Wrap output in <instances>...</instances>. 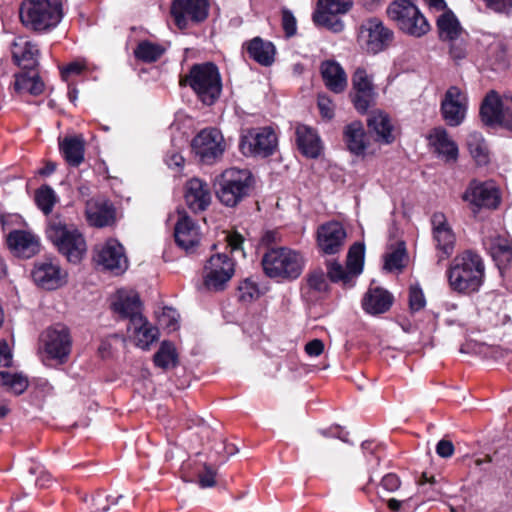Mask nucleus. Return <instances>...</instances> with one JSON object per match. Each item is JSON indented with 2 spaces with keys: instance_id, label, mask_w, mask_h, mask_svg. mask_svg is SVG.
I'll return each mask as SVG.
<instances>
[{
  "instance_id": "obj_1",
  "label": "nucleus",
  "mask_w": 512,
  "mask_h": 512,
  "mask_svg": "<svg viewBox=\"0 0 512 512\" xmlns=\"http://www.w3.org/2000/svg\"><path fill=\"white\" fill-rule=\"evenodd\" d=\"M446 275L451 290L468 295L479 291L482 286L485 264L479 254L466 250L451 261Z\"/></svg>"
},
{
  "instance_id": "obj_2",
  "label": "nucleus",
  "mask_w": 512,
  "mask_h": 512,
  "mask_svg": "<svg viewBox=\"0 0 512 512\" xmlns=\"http://www.w3.org/2000/svg\"><path fill=\"white\" fill-rule=\"evenodd\" d=\"M46 234L69 262L78 263L82 260L87 250L86 241L75 226L67 225L58 216L52 217L48 221Z\"/></svg>"
},
{
  "instance_id": "obj_3",
  "label": "nucleus",
  "mask_w": 512,
  "mask_h": 512,
  "mask_svg": "<svg viewBox=\"0 0 512 512\" xmlns=\"http://www.w3.org/2000/svg\"><path fill=\"white\" fill-rule=\"evenodd\" d=\"M22 24L43 32L56 27L63 17L61 0H24L19 9Z\"/></svg>"
},
{
  "instance_id": "obj_4",
  "label": "nucleus",
  "mask_w": 512,
  "mask_h": 512,
  "mask_svg": "<svg viewBox=\"0 0 512 512\" xmlns=\"http://www.w3.org/2000/svg\"><path fill=\"white\" fill-rule=\"evenodd\" d=\"M265 274L270 278L297 279L305 266L303 255L288 247L269 249L262 258Z\"/></svg>"
},
{
  "instance_id": "obj_5",
  "label": "nucleus",
  "mask_w": 512,
  "mask_h": 512,
  "mask_svg": "<svg viewBox=\"0 0 512 512\" xmlns=\"http://www.w3.org/2000/svg\"><path fill=\"white\" fill-rule=\"evenodd\" d=\"M186 83L206 105H212L222 91L219 70L211 62L193 65L186 76Z\"/></svg>"
},
{
  "instance_id": "obj_6",
  "label": "nucleus",
  "mask_w": 512,
  "mask_h": 512,
  "mask_svg": "<svg viewBox=\"0 0 512 512\" xmlns=\"http://www.w3.org/2000/svg\"><path fill=\"white\" fill-rule=\"evenodd\" d=\"M253 182L247 169L229 168L223 171L216 181V195L228 207H234L249 193Z\"/></svg>"
},
{
  "instance_id": "obj_7",
  "label": "nucleus",
  "mask_w": 512,
  "mask_h": 512,
  "mask_svg": "<svg viewBox=\"0 0 512 512\" xmlns=\"http://www.w3.org/2000/svg\"><path fill=\"white\" fill-rule=\"evenodd\" d=\"M387 15L402 32L410 36L421 37L430 30L427 19L409 0H395L390 3Z\"/></svg>"
},
{
  "instance_id": "obj_8",
  "label": "nucleus",
  "mask_w": 512,
  "mask_h": 512,
  "mask_svg": "<svg viewBox=\"0 0 512 512\" xmlns=\"http://www.w3.org/2000/svg\"><path fill=\"white\" fill-rule=\"evenodd\" d=\"M235 273V262L225 253H216L203 269V284L209 291H222Z\"/></svg>"
},
{
  "instance_id": "obj_9",
  "label": "nucleus",
  "mask_w": 512,
  "mask_h": 512,
  "mask_svg": "<svg viewBox=\"0 0 512 512\" xmlns=\"http://www.w3.org/2000/svg\"><path fill=\"white\" fill-rule=\"evenodd\" d=\"M191 147L204 164H213L223 155L226 144L222 132L217 128H204L193 138Z\"/></svg>"
},
{
  "instance_id": "obj_10",
  "label": "nucleus",
  "mask_w": 512,
  "mask_h": 512,
  "mask_svg": "<svg viewBox=\"0 0 512 512\" xmlns=\"http://www.w3.org/2000/svg\"><path fill=\"white\" fill-rule=\"evenodd\" d=\"M353 6L352 0H318L312 19L315 25L324 27L334 33L344 29L341 19Z\"/></svg>"
},
{
  "instance_id": "obj_11",
  "label": "nucleus",
  "mask_w": 512,
  "mask_h": 512,
  "mask_svg": "<svg viewBox=\"0 0 512 512\" xmlns=\"http://www.w3.org/2000/svg\"><path fill=\"white\" fill-rule=\"evenodd\" d=\"M393 38V31L375 17L365 20L359 27V42L368 53L377 54L385 50Z\"/></svg>"
},
{
  "instance_id": "obj_12",
  "label": "nucleus",
  "mask_w": 512,
  "mask_h": 512,
  "mask_svg": "<svg viewBox=\"0 0 512 512\" xmlns=\"http://www.w3.org/2000/svg\"><path fill=\"white\" fill-rule=\"evenodd\" d=\"M171 15L179 29L202 23L209 15V0H173Z\"/></svg>"
},
{
  "instance_id": "obj_13",
  "label": "nucleus",
  "mask_w": 512,
  "mask_h": 512,
  "mask_svg": "<svg viewBox=\"0 0 512 512\" xmlns=\"http://www.w3.org/2000/svg\"><path fill=\"white\" fill-rule=\"evenodd\" d=\"M350 97L355 109L361 114H365L375 104L377 92L373 78L363 67H358L352 75Z\"/></svg>"
},
{
  "instance_id": "obj_14",
  "label": "nucleus",
  "mask_w": 512,
  "mask_h": 512,
  "mask_svg": "<svg viewBox=\"0 0 512 512\" xmlns=\"http://www.w3.org/2000/svg\"><path fill=\"white\" fill-rule=\"evenodd\" d=\"M44 351L51 359L64 363L70 352L72 340L67 327L57 324L46 329L41 335Z\"/></svg>"
},
{
  "instance_id": "obj_15",
  "label": "nucleus",
  "mask_w": 512,
  "mask_h": 512,
  "mask_svg": "<svg viewBox=\"0 0 512 512\" xmlns=\"http://www.w3.org/2000/svg\"><path fill=\"white\" fill-rule=\"evenodd\" d=\"M95 261L104 269L118 275L128 268L124 247L115 239H108L95 249Z\"/></svg>"
},
{
  "instance_id": "obj_16",
  "label": "nucleus",
  "mask_w": 512,
  "mask_h": 512,
  "mask_svg": "<svg viewBox=\"0 0 512 512\" xmlns=\"http://www.w3.org/2000/svg\"><path fill=\"white\" fill-rule=\"evenodd\" d=\"M32 278L39 287L54 290L66 283L67 274L56 260L44 259L34 264Z\"/></svg>"
},
{
  "instance_id": "obj_17",
  "label": "nucleus",
  "mask_w": 512,
  "mask_h": 512,
  "mask_svg": "<svg viewBox=\"0 0 512 512\" xmlns=\"http://www.w3.org/2000/svg\"><path fill=\"white\" fill-rule=\"evenodd\" d=\"M347 237L344 226L338 221H329L317 229V246L324 255L339 253Z\"/></svg>"
},
{
  "instance_id": "obj_18",
  "label": "nucleus",
  "mask_w": 512,
  "mask_h": 512,
  "mask_svg": "<svg viewBox=\"0 0 512 512\" xmlns=\"http://www.w3.org/2000/svg\"><path fill=\"white\" fill-rule=\"evenodd\" d=\"M462 199L478 208H496L500 203V193L494 182L472 180Z\"/></svg>"
},
{
  "instance_id": "obj_19",
  "label": "nucleus",
  "mask_w": 512,
  "mask_h": 512,
  "mask_svg": "<svg viewBox=\"0 0 512 512\" xmlns=\"http://www.w3.org/2000/svg\"><path fill=\"white\" fill-rule=\"evenodd\" d=\"M243 148L255 155L267 157L272 155L277 146V136L271 127L253 128L242 138Z\"/></svg>"
},
{
  "instance_id": "obj_20",
  "label": "nucleus",
  "mask_w": 512,
  "mask_h": 512,
  "mask_svg": "<svg viewBox=\"0 0 512 512\" xmlns=\"http://www.w3.org/2000/svg\"><path fill=\"white\" fill-rule=\"evenodd\" d=\"M441 112L444 120L450 126L460 125L466 113V96L456 86L450 87L441 103Z\"/></svg>"
},
{
  "instance_id": "obj_21",
  "label": "nucleus",
  "mask_w": 512,
  "mask_h": 512,
  "mask_svg": "<svg viewBox=\"0 0 512 512\" xmlns=\"http://www.w3.org/2000/svg\"><path fill=\"white\" fill-rule=\"evenodd\" d=\"M85 216L91 226L102 228L115 223L116 211L109 200L94 197L86 201Z\"/></svg>"
},
{
  "instance_id": "obj_22",
  "label": "nucleus",
  "mask_w": 512,
  "mask_h": 512,
  "mask_svg": "<svg viewBox=\"0 0 512 512\" xmlns=\"http://www.w3.org/2000/svg\"><path fill=\"white\" fill-rule=\"evenodd\" d=\"M433 237L438 250L439 261L448 258L454 250L455 235L443 213H434L431 217Z\"/></svg>"
},
{
  "instance_id": "obj_23",
  "label": "nucleus",
  "mask_w": 512,
  "mask_h": 512,
  "mask_svg": "<svg viewBox=\"0 0 512 512\" xmlns=\"http://www.w3.org/2000/svg\"><path fill=\"white\" fill-rule=\"evenodd\" d=\"M111 307L121 318L129 319V324H141L143 315L137 293L118 291Z\"/></svg>"
},
{
  "instance_id": "obj_24",
  "label": "nucleus",
  "mask_w": 512,
  "mask_h": 512,
  "mask_svg": "<svg viewBox=\"0 0 512 512\" xmlns=\"http://www.w3.org/2000/svg\"><path fill=\"white\" fill-rule=\"evenodd\" d=\"M174 238L177 245L189 252L198 246L201 233L199 226L185 213H179L174 228Z\"/></svg>"
},
{
  "instance_id": "obj_25",
  "label": "nucleus",
  "mask_w": 512,
  "mask_h": 512,
  "mask_svg": "<svg viewBox=\"0 0 512 512\" xmlns=\"http://www.w3.org/2000/svg\"><path fill=\"white\" fill-rule=\"evenodd\" d=\"M483 245L500 270L512 264V241L493 233L483 239Z\"/></svg>"
},
{
  "instance_id": "obj_26",
  "label": "nucleus",
  "mask_w": 512,
  "mask_h": 512,
  "mask_svg": "<svg viewBox=\"0 0 512 512\" xmlns=\"http://www.w3.org/2000/svg\"><path fill=\"white\" fill-rule=\"evenodd\" d=\"M185 202L193 212H202L206 210L212 199L209 185L199 179L192 178L185 185Z\"/></svg>"
},
{
  "instance_id": "obj_27",
  "label": "nucleus",
  "mask_w": 512,
  "mask_h": 512,
  "mask_svg": "<svg viewBox=\"0 0 512 512\" xmlns=\"http://www.w3.org/2000/svg\"><path fill=\"white\" fill-rule=\"evenodd\" d=\"M9 248L18 256L30 258L38 253L40 248L39 238L32 232L14 230L8 234Z\"/></svg>"
},
{
  "instance_id": "obj_28",
  "label": "nucleus",
  "mask_w": 512,
  "mask_h": 512,
  "mask_svg": "<svg viewBox=\"0 0 512 512\" xmlns=\"http://www.w3.org/2000/svg\"><path fill=\"white\" fill-rule=\"evenodd\" d=\"M14 62L24 70H32L38 65L37 45L25 37L16 38L11 45Z\"/></svg>"
},
{
  "instance_id": "obj_29",
  "label": "nucleus",
  "mask_w": 512,
  "mask_h": 512,
  "mask_svg": "<svg viewBox=\"0 0 512 512\" xmlns=\"http://www.w3.org/2000/svg\"><path fill=\"white\" fill-rule=\"evenodd\" d=\"M296 144L299 151L308 158H317L321 153V140L315 129L304 124L295 128Z\"/></svg>"
},
{
  "instance_id": "obj_30",
  "label": "nucleus",
  "mask_w": 512,
  "mask_h": 512,
  "mask_svg": "<svg viewBox=\"0 0 512 512\" xmlns=\"http://www.w3.org/2000/svg\"><path fill=\"white\" fill-rule=\"evenodd\" d=\"M393 295L380 287H370L362 299L364 311L371 315L387 312L393 304Z\"/></svg>"
},
{
  "instance_id": "obj_31",
  "label": "nucleus",
  "mask_w": 512,
  "mask_h": 512,
  "mask_svg": "<svg viewBox=\"0 0 512 512\" xmlns=\"http://www.w3.org/2000/svg\"><path fill=\"white\" fill-rule=\"evenodd\" d=\"M343 141L348 151L356 156H363L369 145L362 122L353 121L343 129Z\"/></svg>"
},
{
  "instance_id": "obj_32",
  "label": "nucleus",
  "mask_w": 512,
  "mask_h": 512,
  "mask_svg": "<svg viewBox=\"0 0 512 512\" xmlns=\"http://www.w3.org/2000/svg\"><path fill=\"white\" fill-rule=\"evenodd\" d=\"M320 72L325 86L334 93H342L347 88V75L342 66L334 60L321 63Z\"/></svg>"
},
{
  "instance_id": "obj_33",
  "label": "nucleus",
  "mask_w": 512,
  "mask_h": 512,
  "mask_svg": "<svg viewBox=\"0 0 512 512\" xmlns=\"http://www.w3.org/2000/svg\"><path fill=\"white\" fill-rule=\"evenodd\" d=\"M480 115L486 124H503L512 128L506 118L503 105L494 91L489 92L485 97L480 108Z\"/></svg>"
},
{
  "instance_id": "obj_34",
  "label": "nucleus",
  "mask_w": 512,
  "mask_h": 512,
  "mask_svg": "<svg viewBox=\"0 0 512 512\" xmlns=\"http://www.w3.org/2000/svg\"><path fill=\"white\" fill-rule=\"evenodd\" d=\"M367 125L377 135L378 142L390 144L395 140L391 118L384 111H373L367 120Z\"/></svg>"
},
{
  "instance_id": "obj_35",
  "label": "nucleus",
  "mask_w": 512,
  "mask_h": 512,
  "mask_svg": "<svg viewBox=\"0 0 512 512\" xmlns=\"http://www.w3.org/2000/svg\"><path fill=\"white\" fill-rule=\"evenodd\" d=\"M431 144L439 156H442L446 162H455L458 158V146L449 138L446 130L442 128L434 129L430 135Z\"/></svg>"
},
{
  "instance_id": "obj_36",
  "label": "nucleus",
  "mask_w": 512,
  "mask_h": 512,
  "mask_svg": "<svg viewBox=\"0 0 512 512\" xmlns=\"http://www.w3.org/2000/svg\"><path fill=\"white\" fill-rule=\"evenodd\" d=\"M247 53L249 57L262 66H270L274 62L275 46L270 41L255 37L247 42Z\"/></svg>"
},
{
  "instance_id": "obj_37",
  "label": "nucleus",
  "mask_w": 512,
  "mask_h": 512,
  "mask_svg": "<svg viewBox=\"0 0 512 512\" xmlns=\"http://www.w3.org/2000/svg\"><path fill=\"white\" fill-rule=\"evenodd\" d=\"M127 330L134 337L136 345L142 349H148L159 334L158 329L149 325L144 316L141 324H129Z\"/></svg>"
},
{
  "instance_id": "obj_38",
  "label": "nucleus",
  "mask_w": 512,
  "mask_h": 512,
  "mask_svg": "<svg viewBox=\"0 0 512 512\" xmlns=\"http://www.w3.org/2000/svg\"><path fill=\"white\" fill-rule=\"evenodd\" d=\"M60 151L71 166H79L84 160V141L79 137H65L60 142Z\"/></svg>"
},
{
  "instance_id": "obj_39",
  "label": "nucleus",
  "mask_w": 512,
  "mask_h": 512,
  "mask_svg": "<svg viewBox=\"0 0 512 512\" xmlns=\"http://www.w3.org/2000/svg\"><path fill=\"white\" fill-rule=\"evenodd\" d=\"M466 144L471 156L478 165L482 166L489 163V148L481 133L476 131L469 133Z\"/></svg>"
},
{
  "instance_id": "obj_40",
  "label": "nucleus",
  "mask_w": 512,
  "mask_h": 512,
  "mask_svg": "<svg viewBox=\"0 0 512 512\" xmlns=\"http://www.w3.org/2000/svg\"><path fill=\"white\" fill-rule=\"evenodd\" d=\"M14 86L20 93L27 92L35 96L40 95L44 90V83L34 72H23L16 75Z\"/></svg>"
},
{
  "instance_id": "obj_41",
  "label": "nucleus",
  "mask_w": 512,
  "mask_h": 512,
  "mask_svg": "<svg viewBox=\"0 0 512 512\" xmlns=\"http://www.w3.org/2000/svg\"><path fill=\"white\" fill-rule=\"evenodd\" d=\"M440 38L452 41L461 33L459 21L452 11H445L437 20Z\"/></svg>"
},
{
  "instance_id": "obj_42",
  "label": "nucleus",
  "mask_w": 512,
  "mask_h": 512,
  "mask_svg": "<svg viewBox=\"0 0 512 512\" xmlns=\"http://www.w3.org/2000/svg\"><path fill=\"white\" fill-rule=\"evenodd\" d=\"M154 364L167 370L178 364V354L175 345L170 341H163L153 357Z\"/></svg>"
},
{
  "instance_id": "obj_43",
  "label": "nucleus",
  "mask_w": 512,
  "mask_h": 512,
  "mask_svg": "<svg viewBox=\"0 0 512 512\" xmlns=\"http://www.w3.org/2000/svg\"><path fill=\"white\" fill-rule=\"evenodd\" d=\"M28 387V380L22 374L0 371V388L15 395L22 394Z\"/></svg>"
},
{
  "instance_id": "obj_44",
  "label": "nucleus",
  "mask_w": 512,
  "mask_h": 512,
  "mask_svg": "<svg viewBox=\"0 0 512 512\" xmlns=\"http://www.w3.org/2000/svg\"><path fill=\"white\" fill-rule=\"evenodd\" d=\"M164 52L165 49L161 45L144 40L137 45L134 50V55L138 60L146 63H152L157 61Z\"/></svg>"
},
{
  "instance_id": "obj_45",
  "label": "nucleus",
  "mask_w": 512,
  "mask_h": 512,
  "mask_svg": "<svg viewBox=\"0 0 512 512\" xmlns=\"http://www.w3.org/2000/svg\"><path fill=\"white\" fill-rule=\"evenodd\" d=\"M57 202L58 196L50 186L42 185L35 191V203L45 215L52 212Z\"/></svg>"
},
{
  "instance_id": "obj_46",
  "label": "nucleus",
  "mask_w": 512,
  "mask_h": 512,
  "mask_svg": "<svg viewBox=\"0 0 512 512\" xmlns=\"http://www.w3.org/2000/svg\"><path fill=\"white\" fill-rule=\"evenodd\" d=\"M327 270L328 277L332 282L342 283L347 287L353 286V281L357 277V275L352 274L347 264L346 267H343L337 262H330L327 266Z\"/></svg>"
},
{
  "instance_id": "obj_47",
  "label": "nucleus",
  "mask_w": 512,
  "mask_h": 512,
  "mask_svg": "<svg viewBox=\"0 0 512 512\" xmlns=\"http://www.w3.org/2000/svg\"><path fill=\"white\" fill-rule=\"evenodd\" d=\"M121 497L122 496L119 495L116 498H111V496L107 495L104 491H98L89 498L86 497L84 501L89 504L88 508L90 512H106L111 505L117 504Z\"/></svg>"
},
{
  "instance_id": "obj_48",
  "label": "nucleus",
  "mask_w": 512,
  "mask_h": 512,
  "mask_svg": "<svg viewBox=\"0 0 512 512\" xmlns=\"http://www.w3.org/2000/svg\"><path fill=\"white\" fill-rule=\"evenodd\" d=\"M364 251V245L361 243H354L348 251L346 264L354 275H360L363 270Z\"/></svg>"
},
{
  "instance_id": "obj_49",
  "label": "nucleus",
  "mask_w": 512,
  "mask_h": 512,
  "mask_svg": "<svg viewBox=\"0 0 512 512\" xmlns=\"http://www.w3.org/2000/svg\"><path fill=\"white\" fill-rule=\"evenodd\" d=\"M239 299L243 302H252L260 296L259 287L250 278L244 279L238 287Z\"/></svg>"
},
{
  "instance_id": "obj_50",
  "label": "nucleus",
  "mask_w": 512,
  "mask_h": 512,
  "mask_svg": "<svg viewBox=\"0 0 512 512\" xmlns=\"http://www.w3.org/2000/svg\"><path fill=\"white\" fill-rule=\"evenodd\" d=\"M409 309L412 312L422 310L426 305L424 292L418 283L411 284L408 293Z\"/></svg>"
},
{
  "instance_id": "obj_51",
  "label": "nucleus",
  "mask_w": 512,
  "mask_h": 512,
  "mask_svg": "<svg viewBox=\"0 0 512 512\" xmlns=\"http://www.w3.org/2000/svg\"><path fill=\"white\" fill-rule=\"evenodd\" d=\"M306 283L315 292H325L328 288L326 276L322 269L311 271L306 277Z\"/></svg>"
},
{
  "instance_id": "obj_52",
  "label": "nucleus",
  "mask_w": 512,
  "mask_h": 512,
  "mask_svg": "<svg viewBox=\"0 0 512 512\" xmlns=\"http://www.w3.org/2000/svg\"><path fill=\"white\" fill-rule=\"evenodd\" d=\"M404 249L398 248L385 257L384 268L388 271L400 270L403 267Z\"/></svg>"
},
{
  "instance_id": "obj_53",
  "label": "nucleus",
  "mask_w": 512,
  "mask_h": 512,
  "mask_svg": "<svg viewBox=\"0 0 512 512\" xmlns=\"http://www.w3.org/2000/svg\"><path fill=\"white\" fill-rule=\"evenodd\" d=\"M282 27L287 37H292L296 34L297 23L293 13L288 9L282 10Z\"/></svg>"
},
{
  "instance_id": "obj_54",
  "label": "nucleus",
  "mask_w": 512,
  "mask_h": 512,
  "mask_svg": "<svg viewBox=\"0 0 512 512\" xmlns=\"http://www.w3.org/2000/svg\"><path fill=\"white\" fill-rule=\"evenodd\" d=\"M318 108L323 118L331 120L334 117V105L327 96L319 95Z\"/></svg>"
},
{
  "instance_id": "obj_55",
  "label": "nucleus",
  "mask_w": 512,
  "mask_h": 512,
  "mask_svg": "<svg viewBox=\"0 0 512 512\" xmlns=\"http://www.w3.org/2000/svg\"><path fill=\"white\" fill-rule=\"evenodd\" d=\"M380 486L387 492H395L400 488L401 481L396 474L388 473L382 478Z\"/></svg>"
},
{
  "instance_id": "obj_56",
  "label": "nucleus",
  "mask_w": 512,
  "mask_h": 512,
  "mask_svg": "<svg viewBox=\"0 0 512 512\" xmlns=\"http://www.w3.org/2000/svg\"><path fill=\"white\" fill-rule=\"evenodd\" d=\"M160 321L170 330H176L178 327V314L172 308H165Z\"/></svg>"
},
{
  "instance_id": "obj_57",
  "label": "nucleus",
  "mask_w": 512,
  "mask_h": 512,
  "mask_svg": "<svg viewBox=\"0 0 512 512\" xmlns=\"http://www.w3.org/2000/svg\"><path fill=\"white\" fill-rule=\"evenodd\" d=\"M215 470L205 465L204 471L199 474V484L202 488L212 487L215 485Z\"/></svg>"
},
{
  "instance_id": "obj_58",
  "label": "nucleus",
  "mask_w": 512,
  "mask_h": 512,
  "mask_svg": "<svg viewBox=\"0 0 512 512\" xmlns=\"http://www.w3.org/2000/svg\"><path fill=\"white\" fill-rule=\"evenodd\" d=\"M388 508L393 512H413L410 505V499L397 500L391 498L387 501Z\"/></svg>"
},
{
  "instance_id": "obj_59",
  "label": "nucleus",
  "mask_w": 512,
  "mask_h": 512,
  "mask_svg": "<svg viewBox=\"0 0 512 512\" xmlns=\"http://www.w3.org/2000/svg\"><path fill=\"white\" fill-rule=\"evenodd\" d=\"M436 453L442 458H449L454 453V445L451 441L442 439L436 446Z\"/></svg>"
},
{
  "instance_id": "obj_60",
  "label": "nucleus",
  "mask_w": 512,
  "mask_h": 512,
  "mask_svg": "<svg viewBox=\"0 0 512 512\" xmlns=\"http://www.w3.org/2000/svg\"><path fill=\"white\" fill-rule=\"evenodd\" d=\"M324 343L320 339H313L305 345V352L311 357H317L322 354Z\"/></svg>"
},
{
  "instance_id": "obj_61",
  "label": "nucleus",
  "mask_w": 512,
  "mask_h": 512,
  "mask_svg": "<svg viewBox=\"0 0 512 512\" xmlns=\"http://www.w3.org/2000/svg\"><path fill=\"white\" fill-rule=\"evenodd\" d=\"M85 66L80 62H72L61 70V75L64 80H68L71 75H78L84 70Z\"/></svg>"
},
{
  "instance_id": "obj_62",
  "label": "nucleus",
  "mask_w": 512,
  "mask_h": 512,
  "mask_svg": "<svg viewBox=\"0 0 512 512\" xmlns=\"http://www.w3.org/2000/svg\"><path fill=\"white\" fill-rule=\"evenodd\" d=\"M227 245L230 247L231 252H235L242 249L244 238L237 232L229 233L226 236Z\"/></svg>"
},
{
  "instance_id": "obj_63",
  "label": "nucleus",
  "mask_w": 512,
  "mask_h": 512,
  "mask_svg": "<svg viewBox=\"0 0 512 512\" xmlns=\"http://www.w3.org/2000/svg\"><path fill=\"white\" fill-rule=\"evenodd\" d=\"M12 363V354L8 344L0 341V366L8 367Z\"/></svg>"
},
{
  "instance_id": "obj_64",
  "label": "nucleus",
  "mask_w": 512,
  "mask_h": 512,
  "mask_svg": "<svg viewBox=\"0 0 512 512\" xmlns=\"http://www.w3.org/2000/svg\"><path fill=\"white\" fill-rule=\"evenodd\" d=\"M487 6L496 12H504L512 7V0H486Z\"/></svg>"
}]
</instances>
